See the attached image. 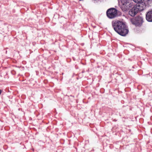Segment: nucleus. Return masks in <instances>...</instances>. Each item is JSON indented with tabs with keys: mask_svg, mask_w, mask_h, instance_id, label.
<instances>
[{
	"mask_svg": "<svg viewBox=\"0 0 152 152\" xmlns=\"http://www.w3.org/2000/svg\"><path fill=\"white\" fill-rule=\"evenodd\" d=\"M106 14L108 18L112 19L116 16L117 10L114 8H110L107 10Z\"/></svg>",
	"mask_w": 152,
	"mask_h": 152,
	"instance_id": "4",
	"label": "nucleus"
},
{
	"mask_svg": "<svg viewBox=\"0 0 152 152\" xmlns=\"http://www.w3.org/2000/svg\"><path fill=\"white\" fill-rule=\"evenodd\" d=\"M133 1L137 4L135 6H138L140 5V4H143L144 5V9L145 7V3L144 2V0H133Z\"/></svg>",
	"mask_w": 152,
	"mask_h": 152,
	"instance_id": "7",
	"label": "nucleus"
},
{
	"mask_svg": "<svg viewBox=\"0 0 152 152\" xmlns=\"http://www.w3.org/2000/svg\"><path fill=\"white\" fill-rule=\"evenodd\" d=\"M112 25L114 31L121 36H126L129 31L128 26L123 21L116 20H113L112 22Z\"/></svg>",
	"mask_w": 152,
	"mask_h": 152,
	"instance_id": "1",
	"label": "nucleus"
},
{
	"mask_svg": "<svg viewBox=\"0 0 152 152\" xmlns=\"http://www.w3.org/2000/svg\"><path fill=\"white\" fill-rule=\"evenodd\" d=\"M146 19L148 22H152V10L147 13L146 15Z\"/></svg>",
	"mask_w": 152,
	"mask_h": 152,
	"instance_id": "6",
	"label": "nucleus"
},
{
	"mask_svg": "<svg viewBox=\"0 0 152 152\" xmlns=\"http://www.w3.org/2000/svg\"><path fill=\"white\" fill-rule=\"evenodd\" d=\"M1 90H0V95L1 94Z\"/></svg>",
	"mask_w": 152,
	"mask_h": 152,
	"instance_id": "8",
	"label": "nucleus"
},
{
	"mask_svg": "<svg viewBox=\"0 0 152 152\" xmlns=\"http://www.w3.org/2000/svg\"><path fill=\"white\" fill-rule=\"evenodd\" d=\"M130 0H118L120 8L124 12L127 11L130 7L132 5L130 2Z\"/></svg>",
	"mask_w": 152,
	"mask_h": 152,
	"instance_id": "2",
	"label": "nucleus"
},
{
	"mask_svg": "<svg viewBox=\"0 0 152 152\" xmlns=\"http://www.w3.org/2000/svg\"><path fill=\"white\" fill-rule=\"evenodd\" d=\"M143 4H140L138 6H134L129 11V15L131 16L134 17L139 11H141L144 10V6Z\"/></svg>",
	"mask_w": 152,
	"mask_h": 152,
	"instance_id": "3",
	"label": "nucleus"
},
{
	"mask_svg": "<svg viewBox=\"0 0 152 152\" xmlns=\"http://www.w3.org/2000/svg\"><path fill=\"white\" fill-rule=\"evenodd\" d=\"M143 22V18L140 16H137L132 21L133 24L136 26H140Z\"/></svg>",
	"mask_w": 152,
	"mask_h": 152,
	"instance_id": "5",
	"label": "nucleus"
}]
</instances>
